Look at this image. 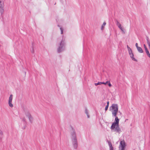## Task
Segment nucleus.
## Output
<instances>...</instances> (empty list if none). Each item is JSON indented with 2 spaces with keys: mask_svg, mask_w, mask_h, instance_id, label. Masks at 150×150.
I'll return each instance as SVG.
<instances>
[{
  "mask_svg": "<svg viewBox=\"0 0 150 150\" xmlns=\"http://www.w3.org/2000/svg\"><path fill=\"white\" fill-rule=\"evenodd\" d=\"M8 104L12 108L13 106V105L12 104V102H8Z\"/></svg>",
  "mask_w": 150,
  "mask_h": 150,
  "instance_id": "nucleus-19",
  "label": "nucleus"
},
{
  "mask_svg": "<svg viewBox=\"0 0 150 150\" xmlns=\"http://www.w3.org/2000/svg\"><path fill=\"white\" fill-rule=\"evenodd\" d=\"M135 46H136V47L137 48V47H139L138 46V43H136L135 44Z\"/></svg>",
  "mask_w": 150,
  "mask_h": 150,
  "instance_id": "nucleus-29",
  "label": "nucleus"
},
{
  "mask_svg": "<svg viewBox=\"0 0 150 150\" xmlns=\"http://www.w3.org/2000/svg\"><path fill=\"white\" fill-rule=\"evenodd\" d=\"M144 46L145 50V51L147 55L150 58V54L149 53V51L147 48L146 45L145 44L144 45Z\"/></svg>",
  "mask_w": 150,
  "mask_h": 150,
  "instance_id": "nucleus-7",
  "label": "nucleus"
},
{
  "mask_svg": "<svg viewBox=\"0 0 150 150\" xmlns=\"http://www.w3.org/2000/svg\"><path fill=\"white\" fill-rule=\"evenodd\" d=\"M110 150H113V147L112 146L110 147Z\"/></svg>",
  "mask_w": 150,
  "mask_h": 150,
  "instance_id": "nucleus-30",
  "label": "nucleus"
},
{
  "mask_svg": "<svg viewBox=\"0 0 150 150\" xmlns=\"http://www.w3.org/2000/svg\"><path fill=\"white\" fill-rule=\"evenodd\" d=\"M109 101H108L107 102V105H108V106H109Z\"/></svg>",
  "mask_w": 150,
  "mask_h": 150,
  "instance_id": "nucleus-35",
  "label": "nucleus"
},
{
  "mask_svg": "<svg viewBox=\"0 0 150 150\" xmlns=\"http://www.w3.org/2000/svg\"><path fill=\"white\" fill-rule=\"evenodd\" d=\"M127 47L129 53L130 52H131V51H132V50L129 47L128 45L127 46Z\"/></svg>",
  "mask_w": 150,
  "mask_h": 150,
  "instance_id": "nucleus-18",
  "label": "nucleus"
},
{
  "mask_svg": "<svg viewBox=\"0 0 150 150\" xmlns=\"http://www.w3.org/2000/svg\"><path fill=\"white\" fill-rule=\"evenodd\" d=\"M149 48H150V45H149Z\"/></svg>",
  "mask_w": 150,
  "mask_h": 150,
  "instance_id": "nucleus-37",
  "label": "nucleus"
},
{
  "mask_svg": "<svg viewBox=\"0 0 150 150\" xmlns=\"http://www.w3.org/2000/svg\"><path fill=\"white\" fill-rule=\"evenodd\" d=\"M22 121H23L24 122H25V118H23L22 120Z\"/></svg>",
  "mask_w": 150,
  "mask_h": 150,
  "instance_id": "nucleus-27",
  "label": "nucleus"
},
{
  "mask_svg": "<svg viewBox=\"0 0 150 150\" xmlns=\"http://www.w3.org/2000/svg\"><path fill=\"white\" fill-rule=\"evenodd\" d=\"M108 81L107 83H108V85L109 87H111L112 86V85L110 83L109 81Z\"/></svg>",
  "mask_w": 150,
  "mask_h": 150,
  "instance_id": "nucleus-22",
  "label": "nucleus"
},
{
  "mask_svg": "<svg viewBox=\"0 0 150 150\" xmlns=\"http://www.w3.org/2000/svg\"><path fill=\"white\" fill-rule=\"evenodd\" d=\"M71 133L72 144L74 148L75 149H76L78 146L77 140L76 137V134L74 129L72 127H71Z\"/></svg>",
  "mask_w": 150,
  "mask_h": 150,
  "instance_id": "nucleus-1",
  "label": "nucleus"
},
{
  "mask_svg": "<svg viewBox=\"0 0 150 150\" xmlns=\"http://www.w3.org/2000/svg\"><path fill=\"white\" fill-rule=\"evenodd\" d=\"M65 45V43L64 40L62 39L60 43L59 44L57 50V52L60 53L64 50Z\"/></svg>",
  "mask_w": 150,
  "mask_h": 150,
  "instance_id": "nucleus-2",
  "label": "nucleus"
},
{
  "mask_svg": "<svg viewBox=\"0 0 150 150\" xmlns=\"http://www.w3.org/2000/svg\"><path fill=\"white\" fill-rule=\"evenodd\" d=\"M108 145H109V147L112 146V144L110 142L108 141Z\"/></svg>",
  "mask_w": 150,
  "mask_h": 150,
  "instance_id": "nucleus-20",
  "label": "nucleus"
},
{
  "mask_svg": "<svg viewBox=\"0 0 150 150\" xmlns=\"http://www.w3.org/2000/svg\"><path fill=\"white\" fill-rule=\"evenodd\" d=\"M147 44L148 45V46L150 45V43L149 41L147 40Z\"/></svg>",
  "mask_w": 150,
  "mask_h": 150,
  "instance_id": "nucleus-26",
  "label": "nucleus"
},
{
  "mask_svg": "<svg viewBox=\"0 0 150 150\" xmlns=\"http://www.w3.org/2000/svg\"><path fill=\"white\" fill-rule=\"evenodd\" d=\"M137 49L138 52L140 53H142L143 52V50L140 47H137Z\"/></svg>",
  "mask_w": 150,
  "mask_h": 150,
  "instance_id": "nucleus-13",
  "label": "nucleus"
},
{
  "mask_svg": "<svg viewBox=\"0 0 150 150\" xmlns=\"http://www.w3.org/2000/svg\"><path fill=\"white\" fill-rule=\"evenodd\" d=\"M85 113H86V114H88V110H87V109L86 108L85 109Z\"/></svg>",
  "mask_w": 150,
  "mask_h": 150,
  "instance_id": "nucleus-24",
  "label": "nucleus"
},
{
  "mask_svg": "<svg viewBox=\"0 0 150 150\" xmlns=\"http://www.w3.org/2000/svg\"><path fill=\"white\" fill-rule=\"evenodd\" d=\"M118 27L124 33V29L121 27V24H119V25L118 26Z\"/></svg>",
  "mask_w": 150,
  "mask_h": 150,
  "instance_id": "nucleus-15",
  "label": "nucleus"
},
{
  "mask_svg": "<svg viewBox=\"0 0 150 150\" xmlns=\"http://www.w3.org/2000/svg\"><path fill=\"white\" fill-rule=\"evenodd\" d=\"M129 53L130 56V57L131 58L132 60L136 62L137 61V60L134 57V55L132 52V51H131V52H129Z\"/></svg>",
  "mask_w": 150,
  "mask_h": 150,
  "instance_id": "nucleus-6",
  "label": "nucleus"
},
{
  "mask_svg": "<svg viewBox=\"0 0 150 150\" xmlns=\"http://www.w3.org/2000/svg\"><path fill=\"white\" fill-rule=\"evenodd\" d=\"M4 4L2 0H0V13L1 15L4 14Z\"/></svg>",
  "mask_w": 150,
  "mask_h": 150,
  "instance_id": "nucleus-4",
  "label": "nucleus"
},
{
  "mask_svg": "<svg viewBox=\"0 0 150 150\" xmlns=\"http://www.w3.org/2000/svg\"><path fill=\"white\" fill-rule=\"evenodd\" d=\"M112 108L111 109L113 110L112 111V115H115V116L117 114L118 111V106L117 104H113L112 106L110 107V108Z\"/></svg>",
  "mask_w": 150,
  "mask_h": 150,
  "instance_id": "nucleus-3",
  "label": "nucleus"
},
{
  "mask_svg": "<svg viewBox=\"0 0 150 150\" xmlns=\"http://www.w3.org/2000/svg\"><path fill=\"white\" fill-rule=\"evenodd\" d=\"M3 137V132L1 131L0 130V140H1Z\"/></svg>",
  "mask_w": 150,
  "mask_h": 150,
  "instance_id": "nucleus-17",
  "label": "nucleus"
},
{
  "mask_svg": "<svg viewBox=\"0 0 150 150\" xmlns=\"http://www.w3.org/2000/svg\"><path fill=\"white\" fill-rule=\"evenodd\" d=\"M117 114L115 116V115H112V117H115V121L114 122L118 124H119V119L117 116Z\"/></svg>",
  "mask_w": 150,
  "mask_h": 150,
  "instance_id": "nucleus-9",
  "label": "nucleus"
},
{
  "mask_svg": "<svg viewBox=\"0 0 150 150\" xmlns=\"http://www.w3.org/2000/svg\"><path fill=\"white\" fill-rule=\"evenodd\" d=\"M121 147L125 148V143L124 140L120 141V146Z\"/></svg>",
  "mask_w": 150,
  "mask_h": 150,
  "instance_id": "nucleus-8",
  "label": "nucleus"
},
{
  "mask_svg": "<svg viewBox=\"0 0 150 150\" xmlns=\"http://www.w3.org/2000/svg\"><path fill=\"white\" fill-rule=\"evenodd\" d=\"M60 30H61V34H62L63 33V29L62 28H60Z\"/></svg>",
  "mask_w": 150,
  "mask_h": 150,
  "instance_id": "nucleus-23",
  "label": "nucleus"
},
{
  "mask_svg": "<svg viewBox=\"0 0 150 150\" xmlns=\"http://www.w3.org/2000/svg\"><path fill=\"white\" fill-rule=\"evenodd\" d=\"M58 26H59V25H58Z\"/></svg>",
  "mask_w": 150,
  "mask_h": 150,
  "instance_id": "nucleus-38",
  "label": "nucleus"
},
{
  "mask_svg": "<svg viewBox=\"0 0 150 150\" xmlns=\"http://www.w3.org/2000/svg\"><path fill=\"white\" fill-rule=\"evenodd\" d=\"M115 130L117 132L120 133L121 131V129L119 127V125H118V126H117L115 128Z\"/></svg>",
  "mask_w": 150,
  "mask_h": 150,
  "instance_id": "nucleus-12",
  "label": "nucleus"
},
{
  "mask_svg": "<svg viewBox=\"0 0 150 150\" xmlns=\"http://www.w3.org/2000/svg\"><path fill=\"white\" fill-rule=\"evenodd\" d=\"M25 115L28 118L30 122L32 123L33 121V118L32 117L30 114L29 113V112H25Z\"/></svg>",
  "mask_w": 150,
  "mask_h": 150,
  "instance_id": "nucleus-5",
  "label": "nucleus"
},
{
  "mask_svg": "<svg viewBox=\"0 0 150 150\" xmlns=\"http://www.w3.org/2000/svg\"><path fill=\"white\" fill-rule=\"evenodd\" d=\"M13 99V95L12 94L10 95L9 98L8 102H12Z\"/></svg>",
  "mask_w": 150,
  "mask_h": 150,
  "instance_id": "nucleus-14",
  "label": "nucleus"
},
{
  "mask_svg": "<svg viewBox=\"0 0 150 150\" xmlns=\"http://www.w3.org/2000/svg\"><path fill=\"white\" fill-rule=\"evenodd\" d=\"M106 24V23L105 22H103L101 27V30H103L104 28V27L105 26Z\"/></svg>",
  "mask_w": 150,
  "mask_h": 150,
  "instance_id": "nucleus-16",
  "label": "nucleus"
},
{
  "mask_svg": "<svg viewBox=\"0 0 150 150\" xmlns=\"http://www.w3.org/2000/svg\"><path fill=\"white\" fill-rule=\"evenodd\" d=\"M86 115H87V117L88 118H89L90 117V116H89V115L88 114H88H86Z\"/></svg>",
  "mask_w": 150,
  "mask_h": 150,
  "instance_id": "nucleus-32",
  "label": "nucleus"
},
{
  "mask_svg": "<svg viewBox=\"0 0 150 150\" xmlns=\"http://www.w3.org/2000/svg\"><path fill=\"white\" fill-rule=\"evenodd\" d=\"M56 20L57 22L58 23V22H59V19L57 18H56Z\"/></svg>",
  "mask_w": 150,
  "mask_h": 150,
  "instance_id": "nucleus-34",
  "label": "nucleus"
},
{
  "mask_svg": "<svg viewBox=\"0 0 150 150\" xmlns=\"http://www.w3.org/2000/svg\"><path fill=\"white\" fill-rule=\"evenodd\" d=\"M146 40H147H147L148 41H149V38L147 36H146Z\"/></svg>",
  "mask_w": 150,
  "mask_h": 150,
  "instance_id": "nucleus-33",
  "label": "nucleus"
},
{
  "mask_svg": "<svg viewBox=\"0 0 150 150\" xmlns=\"http://www.w3.org/2000/svg\"><path fill=\"white\" fill-rule=\"evenodd\" d=\"M31 52L32 53H34V49L33 47L32 48V50H31Z\"/></svg>",
  "mask_w": 150,
  "mask_h": 150,
  "instance_id": "nucleus-28",
  "label": "nucleus"
},
{
  "mask_svg": "<svg viewBox=\"0 0 150 150\" xmlns=\"http://www.w3.org/2000/svg\"><path fill=\"white\" fill-rule=\"evenodd\" d=\"M118 124L114 122H113L112 123V125L110 127L111 129H114L115 128V127H116L117 126H118Z\"/></svg>",
  "mask_w": 150,
  "mask_h": 150,
  "instance_id": "nucleus-10",
  "label": "nucleus"
},
{
  "mask_svg": "<svg viewBox=\"0 0 150 150\" xmlns=\"http://www.w3.org/2000/svg\"><path fill=\"white\" fill-rule=\"evenodd\" d=\"M103 103L104 105H105L106 104V103H105L103 102Z\"/></svg>",
  "mask_w": 150,
  "mask_h": 150,
  "instance_id": "nucleus-36",
  "label": "nucleus"
},
{
  "mask_svg": "<svg viewBox=\"0 0 150 150\" xmlns=\"http://www.w3.org/2000/svg\"><path fill=\"white\" fill-rule=\"evenodd\" d=\"M121 150H125V148H123V147H121Z\"/></svg>",
  "mask_w": 150,
  "mask_h": 150,
  "instance_id": "nucleus-31",
  "label": "nucleus"
},
{
  "mask_svg": "<svg viewBox=\"0 0 150 150\" xmlns=\"http://www.w3.org/2000/svg\"><path fill=\"white\" fill-rule=\"evenodd\" d=\"M108 107H109V106H108V105H107L106 106L105 108V111H107L108 110Z\"/></svg>",
  "mask_w": 150,
  "mask_h": 150,
  "instance_id": "nucleus-25",
  "label": "nucleus"
},
{
  "mask_svg": "<svg viewBox=\"0 0 150 150\" xmlns=\"http://www.w3.org/2000/svg\"><path fill=\"white\" fill-rule=\"evenodd\" d=\"M108 82V81H107L105 82H98L97 83H95V85L96 86H97L98 85H101L102 84L106 85L107 83Z\"/></svg>",
  "mask_w": 150,
  "mask_h": 150,
  "instance_id": "nucleus-11",
  "label": "nucleus"
},
{
  "mask_svg": "<svg viewBox=\"0 0 150 150\" xmlns=\"http://www.w3.org/2000/svg\"><path fill=\"white\" fill-rule=\"evenodd\" d=\"M116 25L118 26L119 25V24H121L117 20L116 21Z\"/></svg>",
  "mask_w": 150,
  "mask_h": 150,
  "instance_id": "nucleus-21",
  "label": "nucleus"
}]
</instances>
